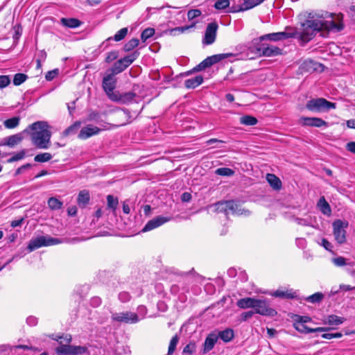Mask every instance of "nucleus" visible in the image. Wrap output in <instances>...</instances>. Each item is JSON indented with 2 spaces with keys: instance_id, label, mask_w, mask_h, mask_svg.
Wrapping results in <instances>:
<instances>
[{
  "instance_id": "1",
  "label": "nucleus",
  "mask_w": 355,
  "mask_h": 355,
  "mask_svg": "<svg viewBox=\"0 0 355 355\" xmlns=\"http://www.w3.org/2000/svg\"><path fill=\"white\" fill-rule=\"evenodd\" d=\"M344 28L342 21L338 23L331 20H324L322 16L309 12L306 19L301 24L300 31L295 38L305 44L311 41L318 33L325 36L329 31L340 32Z\"/></svg>"
},
{
  "instance_id": "2",
  "label": "nucleus",
  "mask_w": 355,
  "mask_h": 355,
  "mask_svg": "<svg viewBox=\"0 0 355 355\" xmlns=\"http://www.w3.org/2000/svg\"><path fill=\"white\" fill-rule=\"evenodd\" d=\"M33 130L31 135L33 144L38 148L46 149L49 146L51 133L46 121H37L28 126Z\"/></svg>"
},
{
  "instance_id": "3",
  "label": "nucleus",
  "mask_w": 355,
  "mask_h": 355,
  "mask_svg": "<svg viewBox=\"0 0 355 355\" xmlns=\"http://www.w3.org/2000/svg\"><path fill=\"white\" fill-rule=\"evenodd\" d=\"M335 103L328 101L323 98H312L306 104V108L313 112H324L335 109Z\"/></svg>"
},
{
  "instance_id": "4",
  "label": "nucleus",
  "mask_w": 355,
  "mask_h": 355,
  "mask_svg": "<svg viewBox=\"0 0 355 355\" xmlns=\"http://www.w3.org/2000/svg\"><path fill=\"white\" fill-rule=\"evenodd\" d=\"M297 35V31L292 27L287 26L282 32L272 33L262 35L259 37L261 41L269 40L274 42L295 38Z\"/></svg>"
},
{
  "instance_id": "5",
  "label": "nucleus",
  "mask_w": 355,
  "mask_h": 355,
  "mask_svg": "<svg viewBox=\"0 0 355 355\" xmlns=\"http://www.w3.org/2000/svg\"><path fill=\"white\" fill-rule=\"evenodd\" d=\"M349 226V223L347 220L340 219L335 220L332 223L333 234L336 242L342 245L347 241L346 239V229Z\"/></svg>"
},
{
  "instance_id": "6",
  "label": "nucleus",
  "mask_w": 355,
  "mask_h": 355,
  "mask_svg": "<svg viewBox=\"0 0 355 355\" xmlns=\"http://www.w3.org/2000/svg\"><path fill=\"white\" fill-rule=\"evenodd\" d=\"M62 241L58 238H53L50 236H41L30 241L28 249L32 252L42 246H50L61 243Z\"/></svg>"
},
{
  "instance_id": "7",
  "label": "nucleus",
  "mask_w": 355,
  "mask_h": 355,
  "mask_svg": "<svg viewBox=\"0 0 355 355\" xmlns=\"http://www.w3.org/2000/svg\"><path fill=\"white\" fill-rule=\"evenodd\" d=\"M85 346L61 345L55 349L58 355H80L87 352Z\"/></svg>"
},
{
  "instance_id": "8",
  "label": "nucleus",
  "mask_w": 355,
  "mask_h": 355,
  "mask_svg": "<svg viewBox=\"0 0 355 355\" xmlns=\"http://www.w3.org/2000/svg\"><path fill=\"white\" fill-rule=\"evenodd\" d=\"M111 318L113 321L126 324H135L139 320L137 314L130 311L113 313Z\"/></svg>"
},
{
  "instance_id": "9",
  "label": "nucleus",
  "mask_w": 355,
  "mask_h": 355,
  "mask_svg": "<svg viewBox=\"0 0 355 355\" xmlns=\"http://www.w3.org/2000/svg\"><path fill=\"white\" fill-rule=\"evenodd\" d=\"M218 28V25L216 21L207 24L202 40L203 44L210 45L215 42Z\"/></svg>"
},
{
  "instance_id": "10",
  "label": "nucleus",
  "mask_w": 355,
  "mask_h": 355,
  "mask_svg": "<svg viewBox=\"0 0 355 355\" xmlns=\"http://www.w3.org/2000/svg\"><path fill=\"white\" fill-rule=\"evenodd\" d=\"M103 87L109 98L112 101L115 98L117 92H114L116 87V79L113 74H109L103 80Z\"/></svg>"
},
{
  "instance_id": "11",
  "label": "nucleus",
  "mask_w": 355,
  "mask_h": 355,
  "mask_svg": "<svg viewBox=\"0 0 355 355\" xmlns=\"http://www.w3.org/2000/svg\"><path fill=\"white\" fill-rule=\"evenodd\" d=\"M254 311L262 315L275 316L277 315V311L270 308L265 300H256L254 306Z\"/></svg>"
},
{
  "instance_id": "12",
  "label": "nucleus",
  "mask_w": 355,
  "mask_h": 355,
  "mask_svg": "<svg viewBox=\"0 0 355 355\" xmlns=\"http://www.w3.org/2000/svg\"><path fill=\"white\" fill-rule=\"evenodd\" d=\"M101 126L102 128L91 124L87 125L80 130L78 137L80 139H87L92 136L97 135L106 127L104 125H101Z\"/></svg>"
},
{
  "instance_id": "13",
  "label": "nucleus",
  "mask_w": 355,
  "mask_h": 355,
  "mask_svg": "<svg viewBox=\"0 0 355 355\" xmlns=\"http://www.w3.org/2000/svg\"><path fill=\"white\" fill-rule=\"evenodd\" d=\"M257 51L261 55L265 57H274L282 54V49L267 44H261Z\"/></svg>"
},
{
  "instance_id": "14",
  "label": "nucleus",
  "mask_w": 355,
  "mask_h": 355,
  "mask_svg": "<svg viewBox=\"0 0 355 355\" xmlns=\"http://www.w3.org/2000/svg\"><path fill=\"white\" fill-rule=\"evenodd\" d=\"M212 207H214L216 212L225 213V215H228L230 211H234L236 208V203L233 200L220 201L215 203Z\"/></svg>"
},
{
  "instance_id": "15",
  "label": "nucleus",
  "mask_w": 355,
  "mask_h": 355,
  "mask_svg": "<svg viewBox=\"0 0 355 355\" xmlns=\"http://www.w3.org/2000/svg\"><path fill=\"white\" fill-rule=\"evenodd\" d=\"M171 217H165L162 216H158L153 219L150 220L142 229L141 232H146L150 231L155 228H157L162 225L170 221Z\"/></svg>"
},
{
  "instance_id": "16",
  "label": "nucleus",
  "mask_w": 355,
  "mask_h": 355,
  "mask_svg": "<svg viewBox=\"0 0 355 355\" xmlns=\"http://www.w3.org/2000/svg\"><path fill=\"white\" fill-rule=\"evenodd\" d=\"M300 121L304 126L317 127L327 126V122L318 117H301Z\"/></svg>"
},
{
  "instance_id": "17",
  "label": "nucleus",
  "mask_w": 355,
  "mask_h": 355,
  "mask_svg": "<svg viewBox=\"0 0 355 355\" xmlns=\"http://www.w3.org/2000/svg\"><path fill=\"white\" fill-rule=\"evenodd\" d=\"M218 340V338L216 336V331L209 334L203 343L202 354H207L211 351L214 348Z\"/></svg>"
},
{
  "instance_id": "18",
  "label": "nucleus",
  "mask_w": 355,
  "mask_h": 355,
  "mask_svg": "<svg viewBox=\"0 0 355 355\" xmlns=\"http://www.w3.org/2000/svg\"><path fill=\"white\" fill-rule=\"evenodd\" d=\"M136 94L132 92H128L124 93H120L117 92L115 98L112 99V101L126 104L132 102Z\"/></svg>"
},
{
  "instance_id": "19",
  "label": "nucleus",
  "mask_w": 355,
  "mask_h": 355,
  "mask_svg": "<svg viewBox=\"0 0 355 355\" xmlns=\"http://www.w3.org/2000/svg\"><path fill=\"white\" fill-rule=\"evenodd\" d=\"M23 139L22 133L15 134L3 139L2 145L8 146L9 147H14L15 145L19 144Z\"/></svg>"
},
{
  "instance_id": "20",
  "label": "nucleus",
  "mask_w": 355,
  "mask_h": 355,
  "mask_svg": "<svg viewBox=\"0 0 355 355\" xmlns=\"http://www.w3.org/2000/svg\"><path fill=\"white\" fill-rule=\"evenodd\" d=\"M218 338L221 339L225 343L230 342L234 337V332L232 329L227 328L223 331H216Z\"/></svg>"
},
{
  "instance_id": "21",
  "label": "nucleus",
  "mask_w": 355,
  "mask_h": 355,
  "mask_svg": "<svg viewBox=\"0 0 355 355\" xmlns=\"http://www.w3.org/2000/svg\"><path fill=\"white\" fill-rule=\"evenodd\" d=\"M233 55L232 53H221V54H216L211 56L207 57L206 59H205L206 63L207 64L208 67L212 66L213 64L218 63L220 60L227 58L230 56Z\"/></svg>"
},
{
  "instance_id": "22",
  "label": "nucleus",
  "mask_w": 355,
  "mask_h": 355,
  "mask_svg": "<svg viewBox=\"0 0 355 355\" xmlns=\"http://www.w3.org/2000/svg\"><path fill=\"white\" fill-rule=\"evenodd\" d=\"M255 3V0H243V3L239 6V8L232 7L230 8L229 12H236L240 11H245L253 8L255 7V5L253 3Z\"/></svg>"
},
{
  "instance_id": "23",
  "label": "nucleus",
  "mask_w": 355,
  "mask_h": 355,
  "mask_svg": "<svg viewBox=\"0 0 355 355\" xmlns=\"http://www.w3.org/2000/svg\"><path fill=\"white\" fill-rule=\"evenodd\" d=\"M255 298L253 297H244L239 300L236 302V305L243 309L252 308L254 309V304L256 302Z\"/></svg>"
},
{
  "instance_id": "24",
  "label": "nucleus",
  "mask_w": 355,
  "mask_h": 355,
  "mask_svg": "<svg viewBox=\"0 0 355 355\" xmlns=\"http://www.w3.org/2000/svg\"><path fill=\"white\" fill-rule=\"evenodd\" d=\"M90 200L89 193L87 190L80 191L78 196L77 202L80 207L85 208Z\"/></svg>"
},
{
  "instance_id": "25",
  "label": "nucleus",
  "mask_w": 355,
  "mask_h": 355,
  "mask_svg": "<svg viewBox=\"0 0 355 355\" xmlns=\"http://www.w3.org/2000/svg\"><path fill=\"white\" fill-rule=\"evenodd\" d=\"M266 180L273 189L279 190L282 188V182L275 175L268 173L266 175Z\"/></svg>"
},
{
  "instance_id": "26",
  "label": "nucleus",
  "mask_w": 355,
  "mask_h": 355,
  "mask_svg": "<svg viewBox=\"0 0 355 355\" xmlns=\"http://www.w3.org/2000/svg\"><path fill=\"white\" fill-rule=\"evenodd\" d=\"M203 82V77L200 75L194 78L187 79L184 82V86L188 89H194L201 85Z\"/></svg>"
},
{
  "instance_id": "27",
  "label": "nucleus",
  "mask_w": 355,
  "mask_h": 355,
  "mask_svg": "<svg viewBox=\"0 0 355 355\" xmlns=\"http://www.w3.org/2000/svg\"><path fill=\"white\" fill-rule=\"evenodd\" d=\"M318 64L313 60H305L302 62V64L300 66V69L303 71L311 73L313 71H315L318 69Z\"/></svg>"
},
{
  "instance_id": "28",
  "label": "nucleus",
  "mask_w": 355,
  "mask_h": 355,
  "mask_svg": "<svg viewBox=\"0 0 355 355\" xmlns=\"http://www.w3.org/2000/svg\"><path fill=\"white\" fill-rule=\"evenodd\" d=\"M139 54L138 51H135L132 53L119 59V60L122 62L123 67L126 69L139 57Z\"/></svg>"
},
{
  "instance_id": "29",
  "label": "nucleus",
  "mask_w": 355,
  "mask_h": 355,
  "mask_svg": "<svg viewBox=\"0 0 355 355\" xmlns=\"http://www.w3.org/2000/svg\"><path fill=\"white\" fill-rule=\"evenodd\" d=\"M345 319L336 315H329L324 320V324L329 325H339L344 322Z\"/></svg>"
},
{
  "instance_id": "30",
  "label": "nucleus",
  "mask_w": 355,
  "mask_h": 355,
  "mask_svg": "<svg viewBox=\"0 0 355 355\" xmlns=\"http://www.w3.org/2000/svg\"><path fill=\"white\" fill-rule=\"evenodd\" d=\"M273 295L277 297L293 299L296 297V293L293 290H277Z\"/></svg>"
},
{
  "instance_id": "31",
  "label": "nucleus",
  "mask_w": 355,
  "mask_h": 355,
  "mask_svg": "<svg viewBox=\"0 0 355 355\" xmlns=\"http://www.w3.org/2000/svg\"><path fill=\"white\" fill-rule=\"evenodd\" d=\"M119 205L118 198L113 196L112 195H108L107 196V209L112 210V213L116 215V211Z\"/></svg>"
},
{
  "instance_id": "32",
  "label": "nucleus",
  "mask_w": 355,
  "mask_h": 355,
  "mask_svg": "<svg viewBox=\"0 0 355 355\" xmlns=\"http://www.w3.org/2000/svg\"><path fill=\"white\" fill-rule=\"evenodd\" d=\"M318 205L320 207V211L324 215H330L331 209L329 203L326 201L324 196L321 197L318 202Z\"/></svg>"
},
{
  "instance_id": "33",
  "label": "nucleus",
  "mask_w": 355,
  "mask_h": 355,
  "mask_svg": "<svg viewBox=\"0 0 355 355\" xmlns=\"http://www.w3.org/2000/svg\"><path fill=\"white\" fill-rule=\"evenodd\" d=\"M60 21L63 26L69 28H77L80 25V21L75 18H62Z\"/></svg>"
},
{
  "instance_id": "34",
  "label": "nucleus",
  "mask_w": 355,
  "mask_h": 355,
  "mask_svg": "<svg viewBox=\"0 0 355 355\" xmlns=\"http://www.w3.org/2000/svg\"><path fill=\"white\" fill-rule=\"evenodd\" d=\"M62 202L57 199L56 198L51 197L48 200L49 207L52 210H58L62 208Z\"/></svg>"
},
{
  "instance_id": "35",
  "label": "nucleus",
  "mask_w": 355,
  "mask_h": 355,
  "mask_svg": "<svg viewBox=\"0 0 355 355\" xmlns=\"http://www.w3.org/2000/svg\"><path fill=\"white\" fill-rule=\"evenodd\" d=\"M257 122V119L250 115H245L240 118V123L245 125H254Z\"/></svg>"
},
{
  "instance_id": "36",
  "label": "nucleus",
  "mask_w": 355,
  "mask_h": 355,
  "mask_svg": "<svg viewBox=\"0 0 355 355\" xmlns=\"http://www.w3.org/2000/svg\"><path fill=\"white\" fill-rule=\"evenodd\" d=\"M139 44V40L137 38H132L124 44L123 51L125 52H129L137 47Z\"/></svg>"
},
{
  "instance_id": "37",
  "label": "nucleus",
  "mask_w": 355,
  "mask_h": 355,
  "mask_svg": "<svg viewBox=\"0 0 355 355\" xmlns=\"http://www.w3.org/2000/svg\"><path fill=\"white\" fill-rule=\"evenodd\" d=\"M128 28H123L116 33L113 37H109L108 40L113 39L116 42L123 40L128 34Z\"/></svg>"
},
{
  "instance_id": "38",
  "label": "nucleus",
  "mask_w": 355,
  "mask_h": 355,
  "mask_svg": "<svg viewBox=\"0 0 355 355\" xmlns=\"http://www.w3.org/2000/svg\"><path fill=\"white\" fill-rule=\"evenodd\" d=\"M19 123V118L15 116L6 120L3 124L6 128L12 129L16 128Z\"/></svg>"
},
{
  "instance_id": "39",
  "label": "nucleus",
  "mask_w": 355,
  "mask_h": 355,
  "mask_svg": "<svg viewBox=\"0 0 355 355\" xmlns=\"http://www.w3.org/2000/svg\"><path fill=\"white\" fill-rule=\"evenodd\" d=\"M125 69L123 67L122 62L119 60L116 62H114V64L112 67V68L110 69L112 71L111 74H113V76L116 75L118 73H121Z\"/></svg>"
},
{
  "instance_id": "40",
  "label": "nucleus",
  "mask_w": 355,
  "mask_h": 355,
  "mask_svg": "<svg viewBox=\"0 0 355 355\" xmlns=\"http://www.w3.org/2000/svg\"><path fill=\"white\" fill-rule=\"evenodd\" d=\"M215 173L220 176L230 177L234 174V171L230 168L223 167L217 168Z\"/></svg>"
},
{
  "instance_id": "41",
  "label": "nucleus",
  "mask_w": 355,
  "mask_h": 355,
  "mask_svg": "<svg viewBox=\"0 0 355 355\" xmlns=\"http://www.w3.org/2000/svg\"><path fill=\"white\" fill-rule=\"evenodd\" d=\"M52 155L49 153H42L37 155L34 157V160L37 162H46L51 160Z\"/></svg>"
},
{
  "instance_id": "42",
  "label": "nucleus",
  "mask_w": 355,
  "mask_h": 355,
  "mask_svg": "<svg viewBox=\"0 0 355 355\" xmlns=\"http://www.w3.org/2000/svg\"><path fill=\"white\" fill-rule=\"evenodd\" d=\"M28 76L24 73H16L13 78V84L16 86L20 85L24 82H25Z\"/></svg>"
},
{
  "instance_id": "43",
  "label": "nucleus",
  "mask_w": 355,
  "mask_h": 355,
  "mask_svg": "<svg viewBox=\"0 0 355 355\" xmlns=\"http://www.w3.org/2000/svg\"><path fill=\"white\" fill-rule=\"evenodd\" d=\"M155 34V29L153 28H147L144 29L141 34V40L145 42L148 38Z\"/></svg>"
},
{
  "instance_id": "44",
  "label": "nucleus",
  "mask_w": 355,
  "mask_h": 355,
  "mask_svg": "<svg viewBox=\"0 0 355 355\" xmlns=\"http://www.w3.org/2000/svg\"><path fill=\"white\" fill-rule=\"evenodd\" d=\"M179 341V337L178 335H175L171 340L168 349V354L171 355L173 354V352L175 350L176 346L178 345V343Z\"/></svg>"
},
{
  "instance_id": "45",
  "label": "nucleus",
  "mask_w": 355,
  "mask_h": 355,
  "mask_svg": "<svg viewBox=\"0 0 355 355\" xmlns=\"http://www.w3.org/2000/svg\"><path fill=\"white\" fill-rule=\"evenodd\" d=\"M324 295L322 293H315L306 298L308 302L311 303H318L322 301Z\"/></svg>"
},
{
  "instance_id": "46",
  "label": "nucleus",
  "mask_w": 355,
  "mask_h": 355,
  "mask_svg": "<svg viewBox=\"0 0 355 355\" xmlns=\"http://www.w3.org/2000/svg\"><path fill=\"white\" fill-rule=\"evenodd\" d=\"M294 327L297 331L301 333L304 334H310L314 332L313 328H310L306 326L305 324H294Z\"/></svg>"
},
{
  "instance_id": "47",
  "label": "nucleus",
  "mask_w": 355,
  "mask_h": 355,
  "mask_svg": "<svg viewBox=\"0 0 355 355\" xmlns=\"http://www.w3.org/2000/svg\"><path fill=\"white\" fill-rule=\"evenodd\" d=\"M294 324H301L311 321V318L309 316L295 315L294 317Z\"/></svg>"
},
{
  "instance_id": "48",
  "label": "nucleus",
  "mask_w": 355,
  "mask_h": 355,
  "mask_svg": "<svg viewBox=\"0 0 355 355\" xmlns=\"http://www.w3.org/2000/svg\"><path fill=\"white\" fill-rule=\"evenodd\" d=\"M230 0H218L214 3V7L217 10H223L230 6Z\"/></svg>"
},
{
  "instance_id": "49",
  "label": "nucleus",
  "mask_w": 355,
  "mask_h": 355,
  "mask_svg": "<svg viewBox=\"0 0 355 355\" xmlns=\"http://www.w3.org/2000/svg\"><path fill=\"white\" fill-rule=\"evenodd\" d=\"M80 121H76L75 122L73 125H70L69 128H67L64 132V134L65 135H71V134H73L76 132V131L79 128V127L80 126Z\"/></svg>"
},
{
  "instance_id": "50",
  "label": "nucleus",
  "mask_w": 355,
  "mask_h": 355,
  "mask_svg": "<svg viewBox=\"0 0 355 355\" xmlns=\"http://www.w3.org/2000/svg\"><path fill=\"white\" fill-rule=\"evenodd\" d=\"M196 22H193L191 25L189 26H180V27H176L173 28L171 32L173 33V35H175L178 32V33H183L186 31L189 30L190 28H192L195 26Z\"/></svg>"
},
{
  "instance_id": "51",
  "label": "nucleus",
  "mask_w": 355,
  "mask_h": 355,
  "mask_svg": "<svg viewBox=\"0 0 355 355\" xmlns=\"http://www.w3.org/2000/svg\"><path fill=\"white\" fill-rule=\"evenodd\" d=\"M25 155H26L25 150H22L20 152L17 153L14 156H12L10 158H9L7 160V162L12 163V162H16V161H18V160H21V159H22L25 157Z\"/></svg>"
},
{
  "instance_id": "52",
  "label": "nucleus",
  "mask_w": 355,
  "mask_h": 355,
  "mask_svg": "<svg viewBox=\"0 0 355 355\" xmlns=\"http://www.w3.org/2000/svg\"><path fill=\"white\" fill-rule=\"evenodd\" d=\"M207 67H208L207 64L206 63L205 60H204L200 64H198L194 68H193L191 71H189L188 72H187L186 74L189 75L192 72L200 71L203 69H205Z\"/></svg>"
},
{
  "instance_id": "53",
  "label": "nucleus",
  "mask_w": 355,
  "mask_h": 355,
  "mask_svg": "<svg viewBox=\"0 0 355 355\" xmlns=\"http://www.w3.org/2000/svg\"><path fill=\"white\" fill-rule=\"evenodd\" d=\"M202 15V12L199 9H192L188 11L187 17L189 20H193V19L200 17Z\"/></svg>"
},
{
  "instance_id": "54",
  "label": "nucleus",
  "mask_w": 355,
  "mask_h": 355,
  "mask_svg": "<svg viewBox=\"0 0 355 355\" xmlns=\"http://www.w3.org/2000/svg\"><path fill=\"white\" fill-rule=\"evenodd\" d=\"M196 343L193 342H190L187 344L183 349L184 354H192L196 351Z\"/></svg>"
},
{
  "instance_id": "55",
  "label": "nucleus",
  "mask_w": 355,
  "mask_h": 355,
  "mask_svg": "<svg viewBox=\"0 0 355 355\" xmlns=\"http://www.w3.org/2000/svg\"><path fill=\"white\" fill-rule=\"evenodd\" d=\"M10 83V78L9 76L1 75L0 76V89L7 87Z\"/></svg>"
},
{
  "instance_id": "56",
  "label": "nucleus",
  "mask_w": 355,
  "mask_h": 355,
  "mask_svg": "<svg viewBox=\"0 0 355 355\" xmlns=\"http://www.w3.org/2000/svg\"><path fill=\"white\" fill-rule=\"evenodd\" d=\"M119 56V52L116 51H113L107 53L105 58V62L110 63L114 60H115Z\"/></svg>"
},
{
  "instance_id": "57",
  "label": "nucleus",
  "mask_w": 355,
  "mask_h": 355,
  "mask_svg": "<svg viewBox=\"0 0 355 355\" xmlns=\"http://www.w3.org/2000/svg\"><path fill=\"white\" fill-rule=\"evenodd\" d=\"M342 336H343V334L340 332L324 333L322 335V337L325 339L340 338Z\"/></svg>"
},
{
  "instance_id": "58",
  "label": "nucleus",
  "mask_w": 355,
  "mask_h": 355,
  "mask_svg": "<svg viewBox=\"0 0 355 355\" xmlns=\"http://www.w3.org/2000/svg\"><path fill=\"white\" fill-rule=\"evenodd\" d=\"M99 114L98 112H91L87 115V120L90 121H95L96 123H100L99 121Z\"/></svg>"
},
{
  "instance_id": "59",
  "label": "nucleus",
  "mask_w": 355,
  "mask_h": 355,
  "mask_svg": "<svg viewBox=\"0 0 355 355\" xmlns=\"http://www.w3.org/2000/svg\"><path fill=\"white\" fill-rule=\"evenodd\" d=\"M333 263L336 266H343L346 265V260L343 257H338L334 258L333 259Z\"/></svg>"
},
{
  "instance_id": "60",
  "label": "nucleus",
  "mask_w": 355,
  "mask_h": 355,
  "mask_svg": "<svg viewBox=\"0 0 355 355\" xmlns=\"http://www.w3.org/2000/svg\"><path fill=\"white\" fill-rule=\"evenodd\" d=\"M230 213H232L233 214H236V215H242V214L248 215L250 214V211L248 210L242 209L236 204V208L234 209V211H230Z\"/></svg>"
},
{
  "instance_id": "61",
  "label": "nucleus",
  "mask_w": 355,
  "mask_h": 355,
  "mask_svg": "<svg viewBox=\"0 0 355 355\" xmlns=\"http://www.w3.org/2000/svg\"><path fill=\"white\" fill-rule=\"evenodd\" d=\"M58 74V70L54 69L46 73L45 78L47 80H53Z\"/></svg>"
},
{
  "instance_id": "62",
  "label": "nucleus",
  "mask_w": 355,
  "mask_h": 355,
  "mask_svg": "<svg viewBox=\"0 0 355 355\" xmlns=\"http://www.w3.org/2000/svg\"><path fill=\"white\" fill-rule=\"evenodd\" d=\"M255 313L254 311H249L244 312L241 314V318L243 321H245L248 319L252 318L253 315Z\"/></svg>"
},
{
  "instance_id": "63",
  "label": "nucleus",
  "mask_w": 355,
  "mask_h": 355,
  "mask_svg": "<svg viewBox=\"0 0 355 355\" xmlns=\"http://www.w3.org/2000/svg\"><path fill=\"white\" fill-rule=\"evenodd\" d=\"M130 298V295L128 293L123 292L119 295V299L122 302H128Z\"/></svg>"
},
{
  "instance_id": "64",
  "label": "nucleus",
  "mask_w": 355,
  "mask_h": 355,
  "mask_svg": "<svg viewBox=\"0 0 355 355\" xmlns=\"http://www.w3.org/2000/svg\"><path fill=\"white\" fill-rule=\"evenodd\" d=\"M346 149L355 154V141H350L346 144Z\"/></svg>"
}]
</instances>
